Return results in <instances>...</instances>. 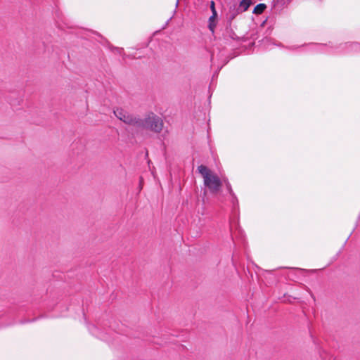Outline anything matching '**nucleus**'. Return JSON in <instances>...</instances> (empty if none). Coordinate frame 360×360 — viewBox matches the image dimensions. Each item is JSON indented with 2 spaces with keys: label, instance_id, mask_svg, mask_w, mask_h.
<instances>
[{
  "label": "nucleus",
  "instance_id": "nucleus-1",
  "mask_svg": "<svg viewBox=\"0 0 360 360\" xmlns=\"http://www.w3.org/2000/svg\"><path fill=\"white\" fill-rule=\"evenodd\" d=\"M360 50V44L357 42H348L341 44L338 46L333 47L329 46L327 44H314L311 46V51L316 53H324L328 54H341L349 53Z\"/></svg>",
  "mask_w": 360,
  "mask_h": 360
},
{
  "label": "nucleus",
  "instance_id": "nucleus-2",
  "mask_svg": "<svg viewBox=\"0 0 360 360\" xmlns=\"http://www.w3.org/2000/svg\"><path fill=\"white\" fill-rule=\"evenodd\" d=\"M198 170L204 179V184L212 193H217L221 186V181L218 176L212 174L211 171L205 165L198 166Z\"/></svg>",
  "mask_w": 360,
  "mask_h": 360
},
{
  "label": "nucleus",
  "instance_id": "nucleus-3",
  "mask_svg": "<svg viewBox=\"0 0 360 360\" xmlns=\"http://www.w3.org/2000/svg\"><path fill=\"white\" fill-rule=\"evenodd\" d=\"M138 128L160 133L163 128V120L155 113L149 112L144 118L140 117Z\"/></svg>",
  "mask_w": 360,
  "mask_h": 360
},
{
  "label": "nucleus",
  "instance_id": "nucleus-4",
  "mask_svg": "<svg viewBox=\"0 0 360 360\" xmlns=\"http://www.w3.org/2000/svg\"><path fill=\"white\" fill-rule=\"evenodd\" d=\"M115 117L124 123L138 127L140 117L129 113L121 108H117L113 110Z\"/></svg>",
  "mask_w": 360,
  "mask_h": 360
},
{
  "label": "nucleus",
  "instance_id": "nucleus-5",
  "mask_svg": "<svg viewBox=\"0 0 360 360\" xmlns=\"http://www.w3.org/2000/svg\"><path fill=\"white\" fill-rule=\"evenodd\" d=\"M223 37L225 39H233L238 41L240 37H238L236 34L233 32L232 28L231 27V25L229 24V26L226 28L223 33Z\"/></svg>",
  "mask_w": 360,
  "mask_h": 360
},
{
  "label": "nucleus",
  "instance_id": "nucleus-6",
  "mask_svg": "<svg viewBox=\"0 0 360 360\" xmlns=\"http://www.w3.org/2000/svg\"><path fill=\"white\" fill-rule=\"evenodd\" d=\"M239 13V8H236L235 5L230 6L229 12L227 13V18L229 19V22L231 25V21L235 18V17Z\"/></svg>",
  "mask_w": 360,
  "mask_h": 360
},
{
  "label": "nucleus",
  "instance_id": "nucleus-7",
  "mask_svg": "<svg viewBox=\"0 0 360 360\" xmlns=\"http://www.w3.org/2000/svg\"><path fill=\"white\" fill-rule=\"evenodd\" d=\"M252 4L251 0H242L239 5V10L242 9L243 11H246Z\"/></svg>",
  "mask_w": 360,
  "mask_h": 360
},
{
  "label": "nucleus",
  "instance_id": "nucleus-8",
  "mask_svg": "<svg viewBox=\"0 0 360 360\" xmlns=\"http://www.w3.org/2000/svg\"><path fill=\"white\" fill-rule=\"evenodd\" d=\"M266 8V4H259L255 7L253 13L255 14H261L264 12V11L265 10Z\"/></svg>",
  "mask_w": 360,
  "mask_h": 360
},
{
  "label": "nucleus",
  "instance_id": "nucleus-9",
  "mask_svg": "<svg viewBox=\"0 0 360 360\" xmlns=\"http://www.w3.org/2000/svg\"><path fill=\"white\" fill-rule=\"evenodd\" d=\"M230 195L231 196V201L233 205V210L234 211H236V210L238 207V200L234 193H233V195Z\"/></svg>",
  "mask_w": 360,
  "mask_h": 360
},
{
  "label": "nucleus",
  "instance_id": "nucleus-10",
  "mask_svg": "<svg viewBox=\"0 0 360 360\" xmlns=\"http://www.w3.org/2000/svg\"><path fill=\"white\" fill-rule=\"evenodd\" d=\"M274 2L276 1V0H273ZM289 0H276V3L274 4V6L280 5L281 6H284L285 4L288 3Z\"/></svg>",
  "mask_w": 360,
  "mask_h": 360
},
{
  "label": "nucleus",
  "instance_id": "nucleus-11",
  "mask_svg": "<svg viewBox=\"0 0 360 360\" xmlns=\"http://www.w3.org/2000/svg\"><path fill=\"white\" fill-rule=\"evenodd\" d=\"M224 182H225V185H226V189H227L228 192L229 193V194L230 195H233L234 192L232 190L231 185L229 183V181H224Z\"/></svg>",
  "mask_w": 360,
  "mask_h": 360
},
{
  "label": "nucleus",
  "instance_id": "nucleus-12",
  "mask_svg": "<svg viewBox=\"0 0 360 360\" xmlns=\"http://www.w3.org/2000/svg\"><path fill=\"white\" fill-rule=\"evenodd\" d=\"M210 8L212 13H217L216 9H215V4L213 1L210 2Z\"/></svg>",
  "mask_w": 360,
  "mask_h": 360
},
{
  "label": "nucleus",
  "instance_id": "nucleus-13",
  "mask_svg": "<svg viewBox=\"0 0 360 360\" xmlns=\"http://www.w3.org/2000/svg\"><path fill=\"white\" fill-rule=\"evenodd\" d=\"M208 27H209V29L210 30V31L212 32H214V30L216 27V23L215 22H209V25H208Z\"/></svg>",
  "mask_w": 360,
  "mask_h": 360
},
{
  "label": "nucleus",
  "instance_id": "nucleus-14",
  "mask_svg": "<svg viewBox=\"0 0 360 360\" xmlns=\"http://www.w3.org/2000/svg\"><path fill=\"white\" fill-rule=\"evenodd\" d=\"M217 13H212V15L209 18V22H214V20L217 18Z\"/></svg>",
  "mask_w": 360,
  "mask_h": 360
},
{
  "label": "nucleus",
  "instance_id": "nucleus-15",
  "mask_svg": "<svg viewBox=\"0 0 360 360\" xmlns=\"http://www.w3.org/2000/svg\"><path fill=\"white\" fill-rule=\"evenodd\" d=\"M116 50L119 54H121L123 51V49L122 48H116Z\"/></svg>",
  "mask_w": 360,
  "mask_h": 360
},
{
  "label": "nucleus",
  "instance_id": "nucleus-16",
  "mask_svg": "<svg viewBox=\"0 0 360 360\" xmlns=\"http://www.w3.org/2000/svg\"><path fill=\"white\" fill-rule=\"evenodd\" d=\"M179 0H177V1H176V6H178V4H179Z\"/></svg>",
  "mask_w": 360,
  "mask_h": 360
}]
</instances>
